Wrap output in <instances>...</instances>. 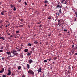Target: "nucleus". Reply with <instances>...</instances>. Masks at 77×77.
Listing matches in <instances>:
<instances>
[{"instance_id":"nucleus-1","label":"nucleus","mask_w":77,"mask_h":77,"mask_svg":"<svg viewBox=\"0 0 77 77\" xmlns=\"http://www.w3.org/2000/svg\"><path fill=\"white\" fill-rule=\"evenodd\" d=\"M28 73H29V74H31L32 75H34V72L31 70H29L28 72Z\"/></svg>"},{"instance_id":"nucleus-2","label":"nucleus","mask_w":77,"mask_h":77,"mask_svg":"<svg viewBox=\"0 0 77 77\" xmlns=\"http://www.w3.org/2000/svg\"><path fill=\"white\" fill-rule=\"evenodd\" d=\"M11 53L14 54V55H16L17 53V52L15 50H13V51H11Z\"/></svg>"},{"instance_id":"nucleus-3","label":"nucleus","mask_w":77,"mask_h":77,"mask_svg":"<svg viewBox=\"0 0 77 77\" xmlns=\"http://www.w3.org/2000/svg\"><path fill=\"white\" fill-rule=\"evenodd\" d=\"M8 73L7 74V75H11V71L10 70H8Z\"/></svg>"},{"instance_id":"nucleus-4","label":"nucleus","mask_w":77,"mask_h":77,"mask_svg":"<svg viewBox=\"0 0 77 77\" xmlns=\"http://www.w3.org/2000/svg\"><path fill=\"white\" fill-rule=\"evenodd\" d=\"M41 68L40 67L38 69V72H41Z\"/></svg>"},{"instance_id":"nucleus-5","label":"nucleus","mask_w":77,"mask_h":77,"mask_svg":"<svg viewBox=\"0 0 77 77\" xmlns=\"http://www.w3.org/2000/svg\"><path fill=\"white\" fill-rule=\"evenodd\" d=\"M21 49H22V48L20 47L19 48V49H18V50H17V51H20L21 50Z\"/></svg>"},{"instance_id":"nucleus-6","label":"nucleus","mask_w":77,"mask_h":77,"mask_svg":"<svg viewBox=\"0 0 77 77\" xmlns=\"http://www.w3.org/2000/svg\"><path fill=\"white\" fill-rule=\"evenodd\" d=\"M26 67L28 69H29L30 68V65L29 64H27Z\"/></svg>"},{"instance_id":"nucleus-7","label":"nucleus","mask_w":77,"mask_h":77,"mask_svg":"<svg viewBox=\"0 0 77 77\" xmlns=\"http://www.w3.org/2000/svg\"><path fill=\"white\" fill-rule=\"evenodd\" d=\"M58 24H60V23H61V22H60V20H58Z\"/></svg>"},{"instance_id":"nucleus-8","label":"nucleus","mask_w":77,"mask_h":77,"mask_svg":"<svg viewBox=\"0 0 77 77\" xmlns=\"http://www.w3.org/2000/svg\"><path fill=\"white\" fill-rule=\"evenodd\" d=\"M7 54L8 55H10L11 54V52H10L8 51L6 52Z\"/></svg>"},{"instance_id":"nucleus-9","label":"nucleus","mask_w":77,"mask_h":77,"mask_svg":"<svg viewBox=\"0 0 77 77\" xmlns=\"http://www.w3.org/2000/svg\"><path fill=\"white\" fill-rule=\"evenodd\" d=\"M29 63H32L33 62V60H32V59H30L29 60Z\"/></svg>"},{"instance_id":"nucleus-10","label":"nucleus","mask_w":77,"mask_h":77,"mask_svg":"<svg viewBox=\"0 0 77 77\" xmlns=\"http://www.w3.org/2000/svg\"><path fill=\"white\" fill-rule=\"evenodd\" d=\"M61 3H63V4H66V3H65V0H63L61 2Z\"/></svg>"},{"instance_id":"nucleus-11","label":"nucleus","mask_w":77,"mask_h":77,"mask_svg":"<svg viewBox=\"0 0 77 77\" xmlns=\"http://www.w3.org/2000/svg\"><path fill=\"white\" fill-rule=\"evenodd\" d=\"M10 6L11 7V8H14V7H15V5H12V4H11L10 5Z\"/></svg>"},{"instance_id":"nucleus-12","label":"nucleus","mask_w":77,"mask_h":77,"mask_svg":"<svg viewBox=\"0 0 77 77\" xmlns=\"http://www.w3.org/2000/svg\"><path fill=\"white\" fill-rule=\"evenodd\" d=\"M29 51V50H28V49H26L24 50L25 52H27V51Z\"/></svg>"},{"instance_id":"nucleus-13","label":"nucleus","mask_w":77,"mask_h":77,"mask_svg":"<svg viewBox=\"0 0 77 77\" xmlns=\"http://www.w3.org/2000/svg\"><path fill=\"white\" fill-rule=\"evenodd\" d=\"M21 68V67L20 66H19L18 67V69H20Z\"/></svg>"},{"instance_id":"nucleus-14","label":"nucleus","mask_w":77,"mask_h":77,"mask_svg":"<svg viewBox=\"0 0 77 77\" xmlns=\"http://www.w3.org/2000/svg\"><path fill=\"white\" fill-rule=\"evenodd\" d=\"M59 12V13H60V14H62V11H61V8L60 9Z\"/></svg>"},{"instance_id":"nucleus-15","label":"nucleus","mask_w":77,"mask_h":77,"mask_svg":"<svg viewBox=\"0 0 77 77\" xmlns=\"http://www.w3.org/2000/svg\"><path fill=\"white\" fill-rule=\"evenodd\" d=\"M16 33H20V31H17L16 32Z\"/></svg>"},{"instance_id":"nucleus-16","label":"nucleus","mask_w":77,"mask_h":77,"mask_svg":"<svg viewBox=\"0 0 77 77\" xmlns=\"http://www.w3.org/2000/svg\"><path fill=\"white\" fill-rule=\"evenodd\" d=\"M20 21L23 22L24 21V20L23 19H21L20 20Z\"/></svg>"},{"instance_id":"nucleus-17","label":"nucleus","mask_w":77,"mask_h":77,"mask_svg":"<svg viewBox=\"0 0 77 77\" xmlns=\"http://www.w3.org/2000/svg\"><path fill=\"white\" fill-rule=\"evenodd\" d=\"M31 50H32V51H34V50H35V48L33 47L31 49Z\"/></svg>"},{"instance_id":"nucleus-18","label":"nucleus","mask_w":77,"mask_h":77,"mask_svg":"<svg viewBox=\"0 0 77 77\" xmlns=\"http://www.w3.org/2000/svg\"><path fill=\"white\" fill-rule=\"evenodd\" d=\"M28 45H29V47H31V46H32V44L30 43H29Z\"/></svg>"},{"instance_id":"nucleus-19","label":"nucleus","mask_w":77,"mask_h":77,"mask_svg":"<svg viewBox=\"0 0 77 77\" xmlns=\"http://www.w3.org/2000/svg\"><path fill=\"white\" fill-rule=\"evenodd\" d=\"M34 43L36 44H37L38 43V42L37 41H35L34 42Z\"/></svg>"},{"instance_id":"nucleus-20","label":"nucleus","mask_w":77,"mask_h":77,"mask_svg":"<svg viewBox=\"0 0 77 77\" xmlns=\"http://www.w3.org/2000/svg\"><path fill=\"white\" fill-rule=\"evenodd\" d=\"M48 3V2L47 1H45V3Z\"/></svg>"},{"instance_id":"nucleus-21","label":"nucleus","mask_w":77,"mask_h":77,"mask_svg":"<svg viewBox=\"0 0 77 77\" xmlns=\"http://www.w3.org/2000/svg\"><path fill=\"white\" fill-rule=\"evenodd\" d=\"M60 8V5H58L57 6V8Z\"/></svg>"},{"instance_id":"nucleus-22","label":"nucleus","mask_w":77,"mask_h":77,"mask_svg":"<svg viewBox=\"0 0 77 77\" xmlns=\"http://www.w3.org/2000/svg\"><path fill=\"white\" fill-rule=\"evenodd\" d=\"M13 10H14V11H16V8H15V7H14Z\"/></svg>"},{"instance_id":"nucleus-23","label":"nucleus","mask_w":77,"mask_h":77,"mask_svg":"<svg viewBox=\"0 0 77 77\" xmlns=\"http://www.w3.org/2000/svg\"><path fill=\"white\" fill-rule=\"evenodd\" d=\"M1 14H2V15H4V12L2 11V12L1 13Z\"/></svg>"},{"instance_id":"nucleus-24","label":"nucleus","mask_w":77,"mask_h":77,"mask_svg":"<svg viewBox=\"0 0 77 77\" xmlns=\"http://www.w3.org/2000/svg\"><path fill=\"white\" fill-rule=\"evenodd\" d=\"M23 26V25H21L20 26H19V27H22Z\"/></svg>"},{"instance_id":"nucleus-25","label":"nucleus","mask_w":77,"mask_h":77,"mask_svg":"<svg viewBox=\"0 0 77 77\" xmlns=\"http://www.w3.org/2000/svg\"><path fill=\"white\" fill-rule=\"evenodd\" d=\"M47 60H49V61H51V58H50V59H47Z\"/></svg>"},{"instance_id":"nucleus-26","label":"nucleus","mask_w":77,"mask_h":77,"mask_svg":"<svg viewBox=\"0 0 77 77\" xmlns=\"http://www.w3.org/2000/svg\"><path fill=\"white\" fill-rule=\"evenodd\" d=\"M72 52H74V51H75V49H73L72 50Z\"/></svg>"},{"instance_id":"nucleus-27","label":"nucleus","mask_w":77,"mask_h":77,"mask_svg":"<svg viewBox=\"0 0 77 77\" xmlns=\"http://www.w3.org/2000/svg\"><path fill=\"white\" fill-rule=\"evenodd\" d=\"M6 77V76L5 75H2V77Z\"/></svg>"},{"instance_id":"nucleus-28","label":"nucleus","mask_w":77,"mask_h":77,"mask_svg":"<svg viewBox=\"0 0 77 77\" xmlns=\"http://www.w3.org/2000/svg\"><path fill=\"white\" fill-rule=\"evenodd\" d=\"M44 62L46 63V62H47V60H45L44 61Z\"/></svg>"},{"instance_id":"nucleus-29","label":"nucleus","mask_w":77,"mask_h":77,"mask_svg":"<svg viewBox=\"0 0 77 77\" xmlns=\"http://www.w3.org/2000/svg\"><path fill=\"white\" fill-rule=\"evenodd\" d=\"M2 72H3V71L2 70H1L0 71V73H2Z\"/></svg>"},{"instance_id":"nucleus-30","label":"nucleus","mask_w":77,"mask_h":77,"mask_svg":"<svg viewBox=\"0 0 77 77\" xmlns=\"http://www.w3.org/2000/svg\"><path fill=\"white\" fill-rule=\"evenodd\" d=\"M0 52L1 53H2V52H3V50H0Z\"/></svg>"},{"instance_id":"nucleus-31","label":"nucleus","mask_w":77,"mask_h":77,"mask_svg":"<svg viewBox=\"0 0 77 77\" xmlns=\"http://www.w3.org/2000/svg\"><path fill=\"white\" fill-rule=\"evenodd\" d=\"M48 19H49V20H50L51 19V17H49L48 18Z\"/></svg>"},{"instance_id":"nucleus-32","label":"nucleus","mask_w":77,"mask_h":77,"mask_svg":"<svg viewBox=\"0 0 77 77\" xmlns=\"http://www.w3.org/2000/svg\"><path fill=\"white\" fill-rule=\"evenodd\" d=\"M24 3H25V5H27V3L26 2H24Z\"/></svg>"},{"instance_id":"nucleus-33","label":"nucleus","mask_w":77,"mask_h":77,"mask_svg":"<svg viewBox=\"0 0 77 77\" xmlns=\"http://www.w3.org/2000/svg\"><path fill=\"white\" fill-rule=\"evenodd\" d=\"M3 22V21L2 20H1L0 21V23H2Z\"/></svg>"},{"instance_id":"nucleus-34","label":"nucleus","mask_w":77,"mask_h":77,"mask_svg":"<svg viewBox=\"0 0 77 77\" xmlns=\"http://www.w3.org/2000/svg\"><path fill=\"white\" fill-rule=\"evenodd\" d=\"M27 54L28 56H30V53H28Z\"/></svg>"},{"instance_id":"nucleus-35","label":"nucleus","mask_w":77,"mask_h":77,"mask_svg":"<svg viewBox=\"0 0 77 77\" xmlns=\"http://www.w3.org/2000/svg\"><path fill=\"white\" fill-rule=\"evenodd\" d=\"M63 31H64V32H66V31H67V30H66V29H64V30H63Z\"/></svg>"},{"instance_id":"nucleus-36","label":"nucleus","mask_w":77,"mask_h":77,"mask_svg":"<svg viewBox=\"0 0 77 77\" xmlns=\"http://www.w3.org/2000/svg\"><path fill=\"white\" fill-rule=\"evenodd\" d=\"M62 8V6L61 5V6H60V8Z\"/></svg>"},{"instance_id":"nucleus-37","label":"nucleus","mask_w":77,"mask_h":77,"mask_svg":"<svg viewBox=\"0 0 77 77\" xmlns=\"http://www.w3.org/2000/svg\"><path fill=\"white\" fill-rule=\"evenodd\" d=\"M1 71H2L3 72L4 71V68H2Z\"/></svg>"},{"instance_id":"nucleus-38","label":"nucleus","mask_w":77,"mask_h":77,"mask_svg":"<svg viewBox=\"0 0 77 77\" xmlns=\"http://www.w3.org/2000/svg\"><path fill=\"white\" fill-rule=\"evenodd\" d=\"M48 42H47L46 43V45H48Z\"/></svg>"},{"instance_id":"nucleus-39","label":"nucleus","mask_w":77,"mask_h":77,"mask_svg":"<svg viewBox=\"0 0 77 77\" xmlns=\"http://www.w3.org/2000/svg\"><path fill=\"white\" fill-rule=\"evenodd\" d=\"M75 14H76V16H77V12H75Z\"/></svg>"},{"instance_id":"nucleus-40","label":"nucleus","mask_w":77,"mask_h":77,"mask_svg":"<svg viewBox=\"0 0 77 77\" xmlns=\"http://www.w3.org/2000/svg\"><path fill=\"white\" fill-rule=\"evenodd\" d=\"M2 39L3 40H5V38L4 37H2Z\"/></svg>"},{"instance_id":"nucleus-41","label":"nucleus","mask_w":77,"mask_h":77,"mask_svg":"<svg viewBox=\"0 0 77 77\" xmlns=\"http://www.w3.org/2000/svg\"><path fill=\"white\" fill-rule=\"evenodd\" d=\"M15 48L16 49V50H18V48L16 47V48Z\"/></svg>"},{"instance_id":"nucleus-42","label":"nucleus","mask_w":77,"mask_h":77,"mask_svg":"<svg viewBox=\"0 0 77 77\" xmlns=\"http://www.w3.org/2000/svg\"><path fill=\"white\" fill-rule=\"evenodd\" d=\"M4 59H5V58L4 57H2V60H4Z\"/></svg>"},{"instance_id":"nucleus-43","label":"nucleus","mask_w":77,"mask_h":77,"mask_svg":"<svg viewBox=\"0 0 77 77\" xmlns=\"http://www.w3.org/2000/svg\"><path fill=\"white\" fill-rule=\"evenodd\" d=\"M7 35H9V36L10 35H11V34L10 33H7Z\"/></svg>"},{"instance_id":"nucleus-44","label":"nucleus","mask_w":77,"mask_h":77,"mask_svg":"<svg viewBox=\"0 0 77 77\" xmlns=\"http://www.w3.org/2000/svg\"><path fill=\"white\" fill-rule=\"evenodd\" d=\"M72 48H74V45H72Z\"/></svg>"},{"instance_id":"nucleus-45","label":"nucleus","mask_w":77,"mask_h":77,"mask_svg":"<svg viewBox=\"0 0 77 77\" xmlns=\"http://www.w3.org/2000/svg\"><path fill=\"white\" fill-rule=\"evenodd\" d=\"M74 21H76V18H75L74 19Z\"/></svg>"},{"instance_id":"nucleus-46","label":"nucleus","mask_w":77,"mask_h":77,"mask_svg":"<svg viewBox=\"0 0 77 77\" xmlns=\"http://www.w3.org/2000/svg\"><path fill=\"white\" fill-rule=\"evenodd\" d=\"M12 57V56L11 55H10V56H8V57Z\"/></svg>"},{"instance_id":"nucleus-47","label":"nucleus","mask_w":77,"mask_h":77,"mask_svg":"<svg viewBox=\"0 0 77 77\" xmlns=\"http://www.w3.org/2000/svg\"><path fill=\"white\" fill-rule=\"evenodd\" d=\"M1 49H2V50L3 49V48L2 47H1Z\"/></svg>"},{"instance_id":"nucleus-48","label":"nucleus","mask_w":77,"mask_h":77,"mask_svg":"<svg viewBox=\"0 0 77 77\" xmlns=\"http://www.w3.org/2000/svg\"><path fill=\"white\" fill-rule=\"evenodd\" d=\"M45 6L46 7H47V4L45 5Z\"/></svg>"},{"instance_id":"nucleus-49","label":"nucleus","mask_w":77,"mask_h":77,"mask_svg":"<svg viewBox=\"0 0 77 77\" xmlns=\"http://www.w3.org/2000/svg\"><path fill=\"white\" fill-rule=\"evenodd\" d=\"M0 29H2V26H0Z\"/></svg>"},{"instance_id":"nucleus-50","label":"nucleus","mask_w":77,"mask_h":77,"mask_svg":"<svg viewBox=\"0 0 77 77\" xmlns=\"http://www.w3.org/2000/svg\"><path fill=\"white\" fill-rule=\"evenodd\" d=\"M20 46H21V47H23V45H20Z\"/></svg>"},{"instance_id":"nucleus-51","label":"nucleus","mask_w":77,"mask_h":77,"mask_svg":"<svg viewBox=\"0 0 77 77\" xmlns=\"http://www.w3.org/2000/svg\"><path fill=\"white\" fill-rule=\"evenodd\" d=\"M48 36H51V34H49L48 35Z\"/></svg>"},{"instance_id":"nucleus-52","label":"nucleus","mask_w":77,"mask_h":77,"mask_svg":"<svg viewBox=\"0 0 77 77\" xmlns=\"http://www.w3.org/2000/svg\"><path fill=\"white\" fill-rule=\"evenodd\" d=\"M59 4H60V2H58V5H59Z\"/></svg>"},{"instance_id":"nucleus-53","label":"nucleus","mask_w":77,"mask_h":77,"mask_svg":"<svg viewBox=\"0 0 77 77\" xmlns=\"http://www.w3.org/2000/svg\"><path fill=\"white\" fill-rule=\"evenodd\" d=\"M3 37H1L0 38L1 39H2V38Z\"/></svg>"},{"instance_id":"nucleus-54","label":"nucleus","mask_w":77,"mask_h":77,"mask_svg":"<svg viewBox=\"0 0 77 77\" xmlns=\"http://www.w3.org/2000/svg\"><path fill=\"white\" fill-rule=\"evenodd\" d=\"M12 75H14V73H12Z\"/></svg>"},{"instance_id":"nucleus-55","label":"nucleus","mask_w":77,"mask_h":77,"mask_svg":"<svg viewBox=\"0 0 77 77\" xmlns=\"http://www.w3.org/2000/svg\"><path fill=\"white\" fill-rule=\"evenodd\" d=\"M69 67H70V66H69V69H70V68H69Z\"/></svg>"},{"instance_id":"nucleus-56","label":"nucleus","mask_w":77,"mask_h":77,"mask_svg":"<svg viewBox=\"0 0 77 77\" xmlns=\"http://www.w3.org/2000/svg\"><path fill=\"white\" fill-rule=\"evenodd\" d=\"M65 3H66H66H67V2H66V1H65Z\"/></svg>"},{"instance_id":"nucleus-57","label":"nucleus","mask_w":77,"mask_h":77,"mask_svg":"<svg viewBox=\"0 0 77 77\" xmlns=\"http://www.w3.org/2000/svg\"><path fill=\"white\" fill-rule=\"evenodd\" d=\"M37 24H40V23H39V22H38L37 23Z\"/></svg>"},{"instance_id":"nucleus-58","label":"nucleus","mask_w":77,"mask_h":77,"mask_svg":"<svg viewBox=\"0 0 77 77\" xmlns=\"http://www.w3.org/2000/svg\"><path fill=\"white\" fill-rule=\"evenodd\" d=\"M58 25H59V26H60L61 25V24L60 23V24H58Z\"/></svg>"},{"instance_id":"nucleus-59","label":"nucleus","mask_w":77,"mask_h":77,"mask_svg":"<svg viewBox=\"0 0 77 77\" xmlns=\"http://www.w3.org/2000/svg\"><path fill=\"white\" fill-rule=\"evenodd\" d=\"M75 55H76V56L77 55V53H75Z\"/></svg>"},{"instance_id":"nucleus-60","label":"nucleus","mask_w":77,"mask_h":77,"mask_svg":"<svg viewBox=\"0 0 77 77\" xmlns=\"http://www.w3.org/2000/svg\"><path fill=\"white\" fill-rule=\"evenodd\" d=\"M52 63H53V64H54V62H53Z\"/></svg>"},{"instance_id":"nucleus-61","label":"nucleus","mask_w":77,"mask_h":77,"mask_svg":"<svg viewBox=\"0 0 77 77\" xmlns=\"http://www.w3.org/2000/svg\"><path fill=\"white\" fill-rule=\"evenodd\" d=\"M5 26H6V27H8V26H7V25H6Z\"/></svg>"},{"instance_id":"nucleus-62","label":"nucleus","mask_w":77,"mask_h":77,"mask_svg":"<svg viewBox=\"0 0 77 77\" xmlns=\"http://www.w3.org/2000/svg\"><path fill=\"white\" fill-rule=\"evenodd\" d=\"M10 37H12V35H10Z\"/></svg>"},{"instance_id":"nucleus-63","label":"nucleus","mask_w":77,"mask_h":77,"mask_svg":"<svg viewBox=\"0 0 77 77\" xmlns=\"http://www.w3.org/2000/svg\"><path fill=\"white\" fill-rule=\"evenodd\" d=\"M16 27H17V28L18 27V26H16Z\"/></svg>"},{"instance_id":"nucleus-64","label":"nucleus","mask_w":77,"mask_h":77,"mask_svg":"<svg viewBox=\"0 0 77 77\" xmlns=\"http://www.w3.org/2000/svg\"><path fill=\"white\" fill-rule=\"evenodd\" d=\"M58 14L59 15V14L58 13Z\"/></svg>"}]
</instances>
